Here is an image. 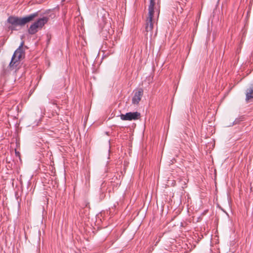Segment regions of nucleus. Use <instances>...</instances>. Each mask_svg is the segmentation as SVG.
<instances>
[{"label": "nucleus", "instance_id": "nucleus-1", "mask_svg": "<svg viewBox=\"0 0 253 253\" xmlns=\"http://www.w3.org/2000/svg\"><path fill=\"white\" fill-rule=\"evenodd\" d=\"M155 4V0H150V4L148 7V16L147 18L146 23V31L147 32L151 31L153 29L154 24V5Z\"/></svg>", "mask_w": 253, "mask_h": 253}, {"label": "nucleus", "instance_id": "nucleus-2", "mask_svg": "<svg viewBox=\"0 0 253 253\" xmlns=\"http://www.w3.org/2000/svg\"><path fill=\"white\" fill-rule=\"evenodd\" d=\"M48 18L43 17L39 19L30 26L28 29V33L31 35L36 34L38 29H41L43 26L47 22Z\"/></svg>", "mask_w": 253, "mask_h": 253}, {"label": "nucleus", "instance_id": "nucleus-3", "mask_svg": "<svg viewBox=\"0 0 253 253\" xmlns=\"http://www.w3.org/2000/svg\"><path fill=\"white\" fill-rule=\"evenodd\" d=\"M38 16V12H35L24 17H17V25L23 26L33 20Z\"/></svg>", "mask_w": 253, "mask_h": 253}, {"label": "nucleus", "instance_id": "nucleus-4", "mask_svg": "<svg viewBox=\"0 0 253 253\" xmlns=\"http://www.w3.org/2000/svg\"><path fill=\"white\" fill-rule=\"evenodd\" d=\"M120 116L123 121H132L138 120L140 117V114L137 112H128L126 114H122Z\"/></svg>", "mask_w": 253, "mask_h": 253}, {"label": "nucleus", "instance_id": "nucleus-5", "mask_svg": "<svg viewBox=\"0 0 253 253\" xmlns=\"http://www.w3.org/2000/svg\"><path fill=\"white\" fill-rule=\"evenodd\" d=\"M143 94V90L141 88L137 89L134 94L132 99V103L134 105H137L141 99Z\"/></svg>", "mask_w": 253, "mask_h": 253}, {"label": "nucleus", "instance_id": "nucleus-6", "mask_svg": "<svg viewBox=\"0 0 253 253\" xmlns=\"http://www.w3.org/2000/svg\"><path fill=\"white\" fill-rule=\"evenodd\" d=\"M24 42L22 41L18 47L17 48V56L19 60H21L25 58V49L27 48L26 46H24Z\"/></svg>", "mask_w": 253, "mask_h": 253}, {"label": "nucleus", "instance_id": "nucleus-7", "mask_svg": "<svg viewBox=\"0 0 253 253\" xmlns=\"http://www.w3.org/2000/svg\"><path fill=\"white\" fill-rule=\"evenodd\" d=\"M246 96V100H249L250 99L253 98V83L247 89Z\"/></svg>", "mask_w": 253, "mask_h": 253}, {"label": "nucleus", "instance_id": "nucleus-8", "mask_svg": "<svg viewBox=\"0 0 253 253\" xmlns=\"http://www.w3.org/2000/svg\"><path fill=\"white\" fill-rule=\"evenodd\" d=\"M8 22L11 23L14 27L16 24V18L14 17H10L8 19Z\"/></svg>", "mask_w": 253, "mask_h": 253}, {"label": "nucleus", "instance_id": "nucleus-9", "mask_svg": "<svg viewBox=\"0 0 253 253\" xmlns=\"http://www.w3.org/2000/svg\"><path fill=\"white\" fill-rule=\"evenodd\" d=\"M15 57H16V51H14V52L13 54L12 57L11 61L9 64L10 67H11L12 66H13L14 65V64L16 62L14 61V58Z\"/></svg>", "mask_w": 253, "mask_h": 253}, {"label": "nucleus", "instance_id": "nucleus-10", "mask_svg": "<svg viewBox=\"0 0 253 253\" xmlns=\"http://www.w3.org/2000/svg\"><path fill=\"white\" fill-rule=\"evenodd\" d=\"M16 155H17V157L19 158V160L20 161V163H22V160H21V156H20V153L19 152L17 151Z\"/></svg>", "mask_w": 253, "mask_h": 253}, {"label": "nucleus", "instance_id": "nucleus-11", "mask_svg": "<svg viewBox=\"0 0 253 253\" xmlns=\"http://www.w3.org/2000/svg\"><path fill=\"white\" fill-rule=\"evenodd\" d=\"M235 124H237V123H238V122H239V121H238V120H236L235 121Z\"/></svg>", "mask_w": 253, "mask_h": 253}, {"label": "nucleus", "instance_id": "nucleus-12", "mask_svg": "<svg viewBox=\"0 0 253 253\" xmlns=\"http://www.w3.org/2000/svg\"><path fill=\"white\" fill-rule=\"evenodd\" d=\"M14 151L15 153H16V148L14 149Z\"/></svg>", "mask_w": 253, "mask_h": 253}, {"label": "nucleus", "instance_id": "nucleus-13", "mask_svg": "<svg viewBox=\"0 0 253 253\" xmlns=\"http://www.w3.org/2000/svg\"><path fill=\"white\" fill-rule=\"evenodd\" d=\"M18 142L17 141V144H16L17 147H18Z\"/></svg>", "mask_w": 253, "mask_h": 253}, {"label": "nucleus", "instance_id": "nucleus-14", "mask_svg": "<svg viewBox=\"0 0 253 253\" xmlns=\"http://www.w3.org/2000/svg\"><path fill=\"white\" fill-rule=\"evenodd\" d=\"M20 182L21 184H22V181L21 179H20Z\"/></svg>", "mask_w": 253, "mask_h": 253}]
</instances>
